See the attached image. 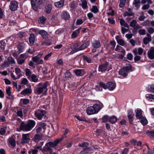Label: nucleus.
I'll return each instance as SVG.
<instances>
[{"mask_svg":"<svg viewBox=\"0 0 154 154\" xmlns=\"http://www.w3.org/2000/svg\"><path fill=\"white\" fill-rule=\"evenodd\" d=\"M56 140L53 142H49L47 143L45 146L42 149H41V150L44 154H46V152H49L51 153L52 152L51 147H54L56 146L59 143L60 140Z\"/></svg>","mask_w":154,"mask_h":154,"instance_id":"f257e3e1","label":"nucleus"},{"mask_svg":"<svg viewBox=\"0 0 154 154\" xmlns=\"http://www.w3.org/2000/svg\"><path fill=\"white\" fill-rule=\"evenodd\" d=\"M35 121L32 120H29L27 122H22L21 123L20 129L23 131H29L31 130L35 126Z\"/></svg>","mask_w":154,"mask_h":154,"instance_id":"f03ea898","label":"nucleus"},{"mask_svg":"<svg viewBox=\"0 0 154 154\" xmlns=\"http://www.w3.org/2000/svg\"><path fill=\"white\" fill-rule=\"evenodd\" d=\"M48 84V82L44 83H40L36 86V88L34 90V93L37 94H40L44 91H48L47 87Z\"/></svg>","mask_w":154,"mask_h":154,"instance_id":"7ed1b4c3","label":"nucleus"},{"mask_svg":"<svg viewBox=\"0 0 154 154\" xmlns=\"http://www.w3.org/2000/svg\"><path fill=\"white\" fill-rule=\"evenodd\" d=\"M136 116L137 119L140 120V122L143 125H146L148 121L145 116L143 115V111L140 109H137L136 112Z\"/></svg>","mask_w":154,"mask_h":154,"instance_id":"20e7f679","label":"nucleus"},{"mask_svg":"<svg viewBox=\"0 0 154 154\" xmlns=\"http://www.w3.org/2000/svg\"><path fill=\"white\" fill-rule=\"evenodd\" d=\"M132 66L130 64L126 65V66L121 68L119 71V74L124 77H126L128 75L129 71H131Z\"/></svg>","mask_w":154,"mask_h":154,"instance_id":"39448f33","label":"nucleus"},{"mask_svg":"<svg viewBox=\"0 0 154 154\" xmlns=\"http://www.w3.org/2000/svg\"><path fill=\"white\" fill-rule=\"evenodd\" d=\"M45 111L41 109H37L34 112L35 116L38 119L40 120L42 119V117L45 116Z\"/></svg>","mask_w":154,"mask_h":154,"instance_id":"423d86ee","label":"nucleus"},{"mask_svg":"<svg viewBox=\"0 0 154 154\" xmlns=\"http://www.w3.org/2000/svg\"><path fill=\"white\" fill-rule=\"evenodd\" d=\"M109 66V63L107 62L100 65L98 67V71L102 72H105L108 69Z\"/></svg>","mask_w":154,"mask_h":154,"instance_id":"0eeeda50","label":"nucleus"},{"mask_svg":"<svg viewBox=\"0 0 154 154\" xmlns=\"http://www.w3.org/2000/svg\"><path fill=\"white\" fill-rule=\"evenodd\" d=\"M18 7V4L17 2L13 1L11 2L9 6L10 9L12 11L16 10Z\"/></svg>","mask_w":154,"mask_h":154,"instance_id":"6e6552de","label":"nucleus"},{"mask_svg":"<svg viewBox=\"0 0 154 154\" xmlns=\"http://www.w3.org/2000/svg\"><path fill=\"white\" fill-rule=\"evenodd\" d=\"M30 134H23L22 136V140L21 143L22 144L28 143L30 140L29 137Z\"/></svg>","mask_w":154,"mask_h":154,"instance_id":"1a4fd4ad","label":"nucleus"},{"mask_svg":"<svg viewBox=\"0 0 154 154\" xmlns=\"http://www.w3.org/2000/svg\"><path fill=\"white\" fill-rule=\"evenodd\" d=\"M106 89H108L110 91L114 90L116 88V85L113 82H109L105 84Z\"/></svg>","mask_w":154,"mask_h":154,"instance_id":"9d476101","label":"nucleus"},{"mask_svg":"<svg viewBox=\"0 0 154 154\" xmlns=\"http://www.w3.org/2000/svg\"><path fill=\"white\" fill-rule=\"evenodd\" d=\"M44 135L42 133L37 134L34 135L33 140L35 142H38L42 140Z\"/></svg>","mask_w":154,"mask_h":154,"instance_id":"9b49d317","label":"nucleus"},{"mask_svg":"<svg viewBox=\"0 0 154 154\" xmlns=\"http://www.w3.org/2000/svg\"><path fill=\"white\" fill-rule=\"evenodd\" d=\"M130 26L133 27L134 29H137L142 28V27L137 23V21L135 20H133L131 21L130 23Z\"/></svg>","mask_w":154,"mask_h":154,"instance_id":"f8f14e48","label":"nucleus"},{"mask_svg":"<svg viewBox=\"0 0 154 154\" xmlns=\"http://www.w3.org/2000/svg\"><path fill=\"white\" fill-rule=\"evenodd\" d=\"M148 56L151 59H154V47H151L149 50L148 53Z\"/></svg>","mask_w":154,"mask_h":154,"instance_id":"ddd939ff","label":"nucleus"},{"mask_svg":"<svg viewBox=\"0 0 154 154\" xmlns=\"http://www.w3.org/2000/svg\"><path fill=\"white\" fill-rule=\"evenodd\" d=\"M134 116V115L132 111L129 110L128 111V119L129 123L131 124H133Z\"/></svg>","mask_w":154,"mask_h":154,"instance_id":"4468645a","label":"nucleus"},{"mask_svg":"<svg viewBox=\"0 0 154 154\" xmlns=\"http://www.w3.org/2000/svg\"><path fill=\"white\" fill-rule=\"evenodd\" d=\"M39 34L41 35L43 39H46L48 37L49 34L48 33L44 30H39L38 31Z\"/></svg>","mask_w":154,"mask_h":154,"instance_id":"2eb2a0df","label":"nucleus"},{"mask_svg":"<svg viewBox=\"0 0 154 154\" xmlns=\"http://www.w3.org/2000/svg\"><path fill=\"white\" fill-rule=\"evenodd\" d=\"M80 45V43L79 42H77L74 44H72L70 47L71 49L74 50L76 51H80L79 50V47H78Z\"/></svg>","mask_w":154,"mask_h":154,"instance_id":"dca6fc26","label":"nucleus"},{"mask_svg":"<svg viewBox=\"0 0 154 154\" xmlns=\"http://www.w3.org/2000/svg\"><path fill=\"white\" fill-rule=\"evenodd\" d=\"M32 92V89L30 88H27L23 90L21 92L20 94L24 96H25L31 94Z\"/></svg>","mask_w":154,"mask_h":154,"instance_id":"f3484780","label":"nucleus"},{"mask_svg":"<svg viewBox=\"0 0 154 154\" xmlns=\"http://www.w3.org/2000/svg\"><path fill=\"white\" fill-rule=\"evenodd\" d=\"M92 47L95 49L100 48L101 46V44L99 40H94L92 43Z\"/></svg>","mask_w":154,"mask_h":154,"instance_id":"a211bd4d","label":"nucleus"},{"mask_svg":"<svg viewBox=\"0 0 154 154\" xmlns=\"http://www.w3.org/2000/svg\"><path fill=\"white\" fill-rule=\"evenodd\" d=\"M137 48H136L133 50L132 52L134 55H135L134 58V60L135 62L141 59V57L137 55Z\"/></svg>","mask_w":154,"mask_h":154,"instance_id":"6ab92c4d","label":"nucleus"},{"mask_svg":"<svg viewBox=\"0 0 154 154\" xmlns=\"http://www.w3.org/2000/svg\"><path fill=\"white\" fill-rule=\"evenodd\" d=\"M105 84L103 82H100L98 85L96 86L95 87V89L97 91H102V88L106 89Z\"/></svg>","mask_w":154,"mask_h":154,"instance_id":"aec40b11","label":"nucleus"},{"mask_svg":"<svg viewBox=\"0 0 154 154\" xmlns=\"http://www.w3.org/2000/svg\"><path fill=\"white\" fill-rule=\"evenodd\" d=\"M75 75L78 76H82L84 74V70L83 69H76L74 70Z\"/></svg>","mask_w":154,"mask_h":154,"instance_id":"412c9836","label":"nucleus"},{"mask_svg":"<svg viewBox=\"0 0 154 154\" xmlns=\"http://www.w3.org/2000/svg\"><path fill=\"white\" fill-rule=\"evenodd\" d=\"M64 0H61L60 1L54 3V5L57 8H61L64 5Z\"/></svg>","mask_w":154,"mask_h":154,"instance_id":"4be33fe9","label":"nucleus"},{"mask_svg":"<svg viewBox=\"0 0 154 154\" xmlns=\"http://www.w3.org/2000/svg\"><path fill=\"white\" fill-rule=\"evenodd\" d=\"M61 17L64 20H69L70 18V15L68 12L64 11L62 13Z\"/></svg>","mask_w":154,"mask_h":154,"instance_id":"5701e85b","label":"nucleus"},{"mask_svg":"<svg viewBox=\"0 0 154 154\" xmlns=\"http://www.w3.org/2000/svg\"><path fill=\"white\" fill-rule=\"evenodd\" d=\"M29 40V44L31 45H33L35 41V35L31 33L30 34Z\"/></svg>","mask_w":154,"mask_h":154,"instance_id":"b1692460","label":"nucleus"},{"mask_svg":"<svg viewBox=\"0 0 154 154\" xmlns=\"http://www.w3.org/2000/svg\"><path fill=\"white\" fill-rule=\"evenodd\" d=\"M90 44V42L87 41L85 43L83 44L79 47V50L80 51L82 50L85 49L87 47L89 46Z\"/></svg>","mask_w":154,"mask_h":154,"instance_id":"393cba45","label":"nucleus"},{"mask_svg":"<svg viewBox=\"0 0 154 154\" xmlns=\"http://www.w3.org/2000/svg\"><path fill=\"white\" fill-rule=\"evenodd\" d=\"M14 136H11L8 139V141L9 144L12 146L14 147L16 145V142L15 139L13 138Z\"/></svg>","mask_w":154,"mask_h":154,"instance_id":"a878e982","label":"nucleus"},{"mask_svg":"<svg viewBox=\"0 0 154 154\" xmlns=\"http://www.w3.org/2000/svg\"><path fill=\"white\" fill-rule=\"evenodd\" d=\"M88 114L91 115L95 114V111L93 106L89 107L87 110Z\"/></svg>","mask_w":154,"mask_h":154,"instance_id":"bb28decb","label":"nucleus"},{"mask_svg":"<svg viewBox=\"0 0 154 154\" xmlns=\"http://www.w3.org/2000/svg\"><path fill=\"white\" fill-rule=\"evenodd\" d=\"M52 44V42L51 40L47 39L42 42V45H50Z\"/></svg>","mask_w":154,"mask_h":154,"instance_id":"cd10ccee","label":"nucleus"},{"mask_svg":"<svg viewBox=\"0 0 154 154\" xmlns=\"http://www.w3.org/2000/svg\"><path fill=\"white\" fill-rule=\"evenodd\" d=\"M140 0H134L133 2V4L137 9H138L140 7Z\"/></svg>","mask_w":154,"mask_h":154,"instance_id":"c85d7f7f","label":"nucleus"},{"mask_svg":"<svg viewBox=\"0 0 154 154\" xmlns=\"http://www.w3.org/2000/svg\"><path fill=\"white\" fill-rule=\"evenodd\" d=\"M117 118L114 116H112L109 117V121L112 124L115 123L117 121Z\"/></svg>","mask_w":154,"mask_h":154,"instance_id":"c756f323","label":"nucleus"},{"mask_svg":"<svg viewBox=\"0 0 154 154\" xmlns=\"http://www.w3.org/2000/svg\"><path fill=\"white\" fill-rule=\"evenodd\" d=\"M93 106L95 111V114L97 113L101 109V107L100 105L97 104H94Z\"/></svg>","mask_w":154,"mask_h":154,"instance_id":"7c9ffc66","label":"nucleus"},{"mask_svg":"<svg viewBox=\"0 0 154 154\" xmlns=\"http://www.w3.org/2000/svg\"><path fill=\"white\" fill-rule=\"evenodd\" d=\"M118 36H117L116 38L118 43L122 46H124L125 45L124 41L122 39L118 38Z\"/></svg>","mask_w":154,"mask_h":154,"instance_id":"2f4dec72","label":"nucleus"},{"mask_svg":"<svg viewBox=\"0 0 154 154\" xmlns=\"http://www.w3.org/2000/svg\"><path fill=\"white\" fill-rule=\"evenodd\" d=\"M52 9V5L51 4H48L45 7V11L48 14L50 13Z\"/></svg>","mask_w":154,"mask_h":154,"instance_id":"473e14b6","label":"nucleus"},{"mask_svg":"<svg viewBox=\"0 0 154 154\" xmlns=\"http://www.w3.org/2000/svg\"><path fill=\"white\" fill-rule=\"evenodd\" d=\"M82 57L84 60L87 62L88 63H90L93 62L91 59L90 57H88L87 56L83 55Z\"/></svg>","mask_w":154,"mask_h":154,"instance_id":"72a5a7b5","label":"nucleus"},{"mask_svg":"<svg viewBox=\"0 0 154 154\" xmlns=\"http://www.w3.org/2000/svg\"><path fill=\"white\" fill-rule=\"evenodd\" d=\"M31 3L32 9L35 11H36L38 10V8L36 5V3L35 1L33 0H31Z\"/></svg>","mask_w":154,"mask_h":154,"instance_id":"f704fd0d","label":"nucleus"},{"mask_svg":"<svg viewBox=\"0 0 154 154\" xmlns=\"http://www.w3.org/2000/svg\"><path fill=\"white\" fill-rule=\"evenodd\" d=\"M30 79H31L32 82H37L38 81V79L37 78V76L34 74H32L30 77Z\"/></svg>","mask_w":154,"mask_h":154,"instance_id":"c9c22d12","label":"nucleus"},{"mask_svg":"<svg viewBox=\"0 0 154 154\" xmlns=\"http://www.w3.org/2000/svg\"><path fill=\"white\" fill-rule=\"evenodd\" d=\"M91 12L95 14L97 13L99 11V10L97 7L96 6H93L92 8L90 10Z\"/></svg>","mask_w":154,"mask_h":154,"instance_id":"e433bc0d","label":"nucleus"},{"mask_svg":"<svg viewBox=\"0 0 154 154\" xmlns=\"http://www.w3.org/2000/svg\"><path fill=\"white\" fill-rule=\"evenodd\" d=\"M81 5L82 8L84 10H86L88 8L87 3L86 0H84L83 1Z\"/></svg>","mask_w":154,"mask_h":154,"instance_id":"4c0bfd02","label":"nucleus"},{"mask_svg":"<svg viewBox=\"0 0 154 154\" xmlns=\"http://www.w3.org/2000/svg\"><path fill=\"white\" fill-rule=\"evenodd\" d=\"M29 100L28 99H22L20 100V102L23 105H26L29 103Z\"/></svg>","mask_w":154,"mask_h":154,"instance_id":"58836bf2","label":"nucleus"},{"mask_svg":"<svg viewBox=\"0 0 154 154\" xmlns=\"http://www.w3.org/2000/svg\"><path fill=\"white\" fill-rule=\"evenodd\" d=\"M32 72L30 71V70L28 69H26L25 70V74L26 75L28 79H30V77Z\"/></svg>","mask_w":154,"mask_h":154,"instance_id":"ea45409f","label":"nucleus"},{"mask_svg":"<svg viewBox=\"0 0 154 154\" xmlns=\"http://www.w3.org/2000/svg\"><path fill=\"white\" fill-rule=\"evenodd\" d=\"M46 19V18L45 17L43 16L40 17L39 18L40 23L42 24L45 23Z\"/></svg>","mask_w":154,"mask_h":154,"instance_id":"a19ab883","label":"nucleus"},{"mask_svg":"<svg viewBox=\"0 0 154 154\" xmlns=\"http://www.w3.org/2000/svg\"><path fill=\"white\" fill-rule=\"evenodd\" d=\"M146 133L151 137H152L153 138L154 137V130L151 131L147 130L146 131Z\"/></svg>","mask_w":154,"mask_h":154,"instance_id":"79ce46f5","label":"nucleus"},{"mask_svg":"<svg viewBox=\"0 0 154 154\" xmlns=\"http://www.w3.org/2000/svg\"><path fill=\"white\" fill-rule=\"evenodd\" d=\"M109 117L108 115H104L102 118V122H106L107 121H109Z\"/></svg>","mask_w":154,"mask_h":154,"instance_id":"37998d69","label":"nucleus"},{"mask_svg":"<svg viewBox=\"0 0 154 154\" xmlns=\"http://www.w3.org/2000/svg\"><path fill=\"white\" fill-rule=\"evenodd\" d=\"M152 41V38L145 37L143 39V42L144 44L146 45L149 43V42Z\"/></svg>","mask_w":154,"mask_h":154,"instance_id":"c03bdc74","label":"nucleus"},{"mask_svg":"<svg viewBox=\"0 0 154 154\" xmlns=\"http://www.w3.org/2000/svg\"><path fill=\"white\" fill-rule=\"evenodd\" d=\"M6 45L5 43L3 41H0V49L4 50Z\"/></svg>","mask_w":154,"mask_h":154,"instance_id":"a18cd8bd","label":"nucleus"},{"mask_svg":"<svg viewBox=\"0 0 154 154\" xmlns=\"http://www.w3.org/2000/svg\"><path fill=\"white\" fill-rule=\"evenodd\" d=\"M141 24L143 26H150V22L149 20H147L142 23Z\"/></svg>","mask_w":154,"mask_h":154,"instance_id":"49530a36","label":"nucleus"},{"mask_svg":"<svg viewBox=\"0 0 154 154\" xmlns=\"http://www.w3.org/2000/svg\"><path fill=\"white\" fill-rule=\"evenodd\" d=\"M38 126H39L42 129H43L45 130L46 128V124L44 122H39L38 124Z\"/></svg>","mask_w":154,"mask_h":154,"instance_id":"de8ad7c7","label":"nucleus"},{"mask_svg":"<svg viewBox=\"0 0 154 154\" xmlns=\"http://www.w3.org/2000/svg\"><path fill=\"white\" fill-rule=\"evenodd\" d=\"M8 60L10 63V64L15 63V61L14 59L12 57H9L8 58Z\"/></svg>","mask_w":154,"mask_h":154,"instance_id":"09e8293b","label":"nucleus"},{"mask_svg":"<svg viewBox=\"0 0 154 154\" xmlns=\"http://www.w3.org/2000/svg\"><path fill=\"white\" fill-rule=\"evenodd\" d=\"M28 82V81L26 78H23L22 79L20 84L26 85L27 84Z\"/></svg>","mask_w":154,"mask_h":154,"instance_id":"8fccbe9b","label":"nucleus"},{"mask_svg":"<svg viewBox=\"0 0 154 154\" xmlns=\"http://www.w3.org/2000/svg\"><path fill=\"white\" fill-rule=\"evenodd\" d=\"M10 64L8 61H5L1 65V66L2 67L9 66Z\"/></svg>","mask_w":154,"mask_h":154,"instance_id":"3c124183","label":"nucleus"},{"mask_svg":"<svg viewBox=\"0 0 154 154\" xmlns=\"http://www.w3.org/2000/svg\"><path fill=\"white\" fill-rule=\"evenodd\" d=\"M11 87L10 86H7L6 87V92L7 95L9 94H11Z\"/></svg>","mask_w":154,"mask_h":154,"instance_id":"603ef678","label":"nucleus"},{"mask_svg":"<svg viewBox=\"0 0 154 154\" xmlns=\"http://www.w3.org/2000/svg\"><path fill=\"white\" fill-rule=\"evenodd\" d=\"M147 31L149 33L152 34L154 32V29L152 27H149L147 28Z\"/></svg>","mask_w":154,"mask_h":154,"instance_id":"864d4df0","label":"nucleus"},{"mask_svg":"<svg viewBox=\"0 0 154 154\" xmlns=\"http://www.w3.org/2000/svg\"><path fill=\"white\" fill-rule=\"evenodd\" d=\"M138 32L140 35H144L146 34V30L144 29H140L138 30Z\"/></svg>","mask_w":154,"mask_h":154,"instance_id":"5fc2aeb1","label":"nucleus"},{"mask_svg":"<svg viewBox=\"0 0 154 154\" xmlns=\"http://www.w3.org/2000/svg\"><path fill=\"white\" fill-rule=\"evenodd\" d=\"M126 0H120V3L119 5V7L120 8L123 7L125 4Z\"/></svg>","mask_w":154,"mask_h":154,"instance_id":"6e6d98bb","label":"nucleus"},{"mask_svg":"<svg viewBox=\"0 0 154 154\" xmlns=\"http://www.w3.org/2000/svg\"><path fill=\"white\" fill-rule=\"evenodd\" d=\"M134 14L133 13H130L126 11L124 14L123 16L125 17L127 16H133Z\"/></svg>","mask_w":154,"mask_h":154,"instance_id":"4d7b16f0","label":"nucleus"},{"mask_svg":"<svg viewBox=\"0 0 154 154\" xmlns=\"http://www.w3.org/2000/svg\"><path fill=\"white\" fill-rule=\"evenodd\" d=\"M147 98L150 101H152L151 99L154 100V95L152 94H150L148 95V96H146Z\"/></svg>","mask_w":154,"mask_h":154,"instance_id":"13d9d810","label":"nucleus"},{"mask_svg":"<svg viewBox=\"0 0 154 154\" xmlns=\"http://www.w3.org/2000/svg\"><path fill=\"white\" fill-rule=\"evenodd\" d=\"M39 57L38 55H37L32 57V60L34 62L37 63Z\"/></svg>","mask_w":154,"mask_h":154,"instance_id":"bf43d9fd","label":"nucleus"},{"mask_svg":"<svg viewBox=\"0 0 154 154\" xmlns=\"http://www.w3.org/2000/svg\"><path fill=\"white\" fill-rule=\"evenodd\" d=\"M150 7V5L149 4H147L143 5L142 9L143 10H146L149 9Z\"/></svg>","mask_w":154,"mask_h":154,"instance_id":"052dcab7","label":"nucleus"},{"mask_svg":"<svg viewBox=\"0 0 154 154\" xmlns=\"http://www.w3.org/2000/svg\"><path fill=\"white\" fill-rule=\"evenodd\" d=\"M17 48L18 49V51L19 53L23 51V48L22 45H19L17 46Z\"/></svg>","mask_w":154,"mask_h":154,"instance_id":"680f3d73","label":"nucleus"},{"mask_svg":"<svg viewBox=\"0 0 154 154\" xmlns=\"http://www.w3.org/2000/svg\"><path fill=\"white\" fill-rule=\"evenodd\" d=\"M137 54L139 55H141L143 52V49L141 48H139L137 49Z\"/></svg>","mask_w":154,"mask_h":154,"instance_id":"e2e57ef3","label":"nucleus"},{"mask_svg":"<svg viewBox=\"0 0 154 154\" xmlns=\"http://www.w3.org/2000/svg\"><path fill=\"white\" fill-rule=\"evenodd\" d=\"M88 145V143L87 142H83L82 144H79L78 146L80 147H87Z\"/></svg>","mask_w":154,"mask_h":154,"instance_id":"0e129e2a","label":"nucleus"},{"mask_svg":"<svg viewBox=\"0 0 154 154\" xmlns=\"http://www.w3.org/2000/svg\"><path fill=\"white\" fill-rule=\"evenodd\" d=\"M25 61V60L24 59H19L17 60V63L20 65L24 63Z\"/></svg>","mask_w":154,"mask_h":154,"instance_id":"69168bd1","label":"nucleus"},{"mask_svg":"<svg viewBox=\"0 0 154 154\" xmlns=\"http://www.w3.org/2000/svg\"><path fill=\"white\" fill-rule=\"evenodd\" d=\"M71 75L70 72L68 71L66 72L64 74L65 77L66 79H68L70 76Z\"/></svg>","mask_w":154,"mask_h":154,"instance_id":"338daca9","label":"nucleus"},{"mask_svg":"<svg viewBox=\"0 0 154 154\" xmlns=\"http://www.w3.org/2000/svg\"><path fill=\"white\" fill-rule=\"evenodd\" d=\"M148 91L152 93H154V86L150 85L149 87Z\"/></svg>","mask_w":154,"mask_h":154,"instance_id":"774afa93","label":"nucleus"}]
</instances>
